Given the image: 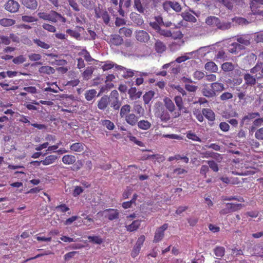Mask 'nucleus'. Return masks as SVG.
Segmentation results:
<instances>
[{"instance_id": "4468645a", "label": "nucleus", "mask_w": 263, "mask_h": 263, "mask_svg": "<svg viewBox=\"0 0 263 263\" xmlns=\"http://www.w3.org/2000/svg\"><path fill=\"white\" fill-rule=\"evenodd\" d=\"M202 92L204 96L208 98H212L216 96V93L213 91L211 85H205L202 89Z\"/></svg>"}, {"instance_id": "f704fd0d", "label": "nucleus", "mask_w": 263, "mask_h": 263, "mask_svg": "<svg viewBox=\"0 0 263 263\" xmlns=\"http://www.w3.org/2000/svg\"><path fill=\"white\" fill-rule=\"evenodd\" d=\"M154 95H155V92L152 90H150V91H148V92H146L143 97L144 103L145 104H147L148 103H149V102L151 101L152 98L154 97Z\"/></svg>"}, {"instance_id": "ea45409f", "label": "nucleus", "mask_w": 263, "mask_h": 263, "mask_svg": "<svg viewBox=\"0 0 263 263\" xmlns=\"http://www.w3.org/2000/svg\"><path fill=\"white\" fill-rule=\"evenodd\" d=\"M115 79V76L112 74H108L106 77L105 83L106 87L108 88H111L114 87V84L111 82Z\"/></svg>"}, {"instance_id": "f8f14e48", "label": "nucleus", "mask_w": 263, "mask_h": 263, "mask_svg": "<svg viewBox=\"0 0 263 263\" xmlns=\"http://www.w3.org/2000/svg\"><path fill=\"white\" fill-rule=\"evenodd\" d=\"M109 43L114 46H120L123 44V39L118 34H112L110 36Z\"/></svg>"}, {"instance_id": "69168bd1", "label": "nucleus", "mask_w": 263, "mask_h": 263, "mask_svg": "<svg viewBox=\"0 0 263 263\" xmlns=\"http://www.w3.org/2000/svg\"><path fill=\"white\" fill-rule=\"evenodd\" d=\"M69 5L75 11H79L80 9L78 4L75 0H68Z\"/></svg>"}, {"instance_id": "473e14b6", "label": "nucleus", "mask_w": 263, "mask_h": 263, "mask_svg": "<svg viewBox=\"0 0 263 263\" xmlns=\"http://www.w3.org/2000/svg\"><path fill=\"white\" fill-rule=\"evenodd\" d=\"M211 86L215 93L221 91L224 89L223 84L218 82H214L211 84Z\"/></svg>"}, {"instance_id": "338daca9", "label": "nucleus", "mask_w": 263, "mask_h": 263, "mask_svg": "<svg viewBox=\"0 0 263 263\" xmlns=\"http://www.w3.org/2000/svg\"><path fill=\"white\" fill-rule=\"evenodd\" d=\"M84 191V190L83 189H82V187L80 186H77L75 187L73 191V193H72V195L74 196V197H77L79 195H80L81 193H82Z\"/></svg>"}, {"instance_id": "39448f33", "label": "nucleus", "mask_w": 263, "mask_h": 263, "mask_svg": "<svg viewBox=\"0 0 263 263\" xmlns=\"http://www.w3.org/2000/svg\"><path fill=\"white\" fill-rule=\"evenodd\" d=\"M163 101L165 107L169 112L172 114L173 118H177L180 116V113L179 112H174L175 110V106L174 102L171 99L166 97L164 98Z\"/></svg>"}, {"instance_id": "603ef678", "label": "nucleus", "mask_w": 263, "mask_h": 263, "mask_svg": "<svg viewBox=\"0 0 263 263\" xmlns=\"http://www.w3.org/2000/svg\"><path fill=\"white\" fill-rule=\"evenodd\" d=\"M132 30L126 27H123L120 29L119 33L123 34L126 37H130L132 34Z\"/></svg>"}, {"instance_id": "5fc2aeb1", "label": "nucleus", "mask_w": 263, "mask_h": 263, "mask_svg": "<svg viewBox=\"0 0 263 263\" xmlns=\"http://www.w3.org/2000/svg\"><path fill=\"white\" fill-rule=\"evenodd\" d=\"M42 27L43 29L50 32L54 33L56 31V28L54 26L47 23H44L42 25Z\"/></svg>"}, {"instance_id": "393cba45", "label": "nucleus", "mask_w": 263, "mask_h": 263, "mask_svg": "<svg viewBox=\"0 0 263 263\" xmlns=\"http://www.w3.org/2000/svg\"><path fill=\"white\" fill-rule=\"evenodd\" d=\"M242 49L243 46L241 45L238 43H233L230 45L229 51L232 53H236Z\"/></svg>"}, {"instance_id": "de8ad7c7", "label": "nucleus", "mask_w": 263, "mask_h": 263, "mask_svg": "<svg viewBox=\"0 0 263 263\" xmlns=\"http://www.w3.org/2000/svg\"><path fill=\"white\" fill-rule=\"evenodd\" d=\"M110 101V106L115 110H118L121 106V103L119 99H109Z\"/></svg>"}, {"instance_id": "13d9d810", "label": "nucleus", "mask_w": 263, "mask_h": 263, "mask_svg": "<svg viewBox=\"0 0 263 263\" xmlns=\"http://www.w3.org/2000/svg\"><path fill=\"white\" fill-rule=\"evenodd\" d=\"M25 61L26 58L22 55L16 57L13 59V62L15 64H22Z\"/></svg>"}, {"instance_id": "79ce46f5", "label": "nucleus", "mask_w": 263, "mask_h": 263, "mask_svg": "<svg viewBox=\"0 0 263 263\" xmlns=\"http://www.w3.org/2000/svg\"><path fill=\"white\" fill-rule=\"evenodd\" d=\"M134 110L135 112L139 115L140 117L143 116L144 114V109L142 108V106L139 104L135 102L134 105Z\"/></svg>"}, {"instance_id": "3c124183", "label": "nucleus", "mask_w": 263, "mask_h": 263, "mask_svg": "<svg viewBox=\"0 0 263 263\" xmlns=\"http://www.w3.org/2000/svg\"><path fill=\"white\" fill-rule=\"evenodd\" d=\"M55 209L57 210V211L62 213H66V212H68L70 210L68 206L64 203L61 204L55 207Z\"/></svg>"}, {"instance_id": "aec40b11", "label": "nucleus", "mask_w": 263, "mask_h": 263, "mask_svg": "<svg viewBox=\"0 0 263 263\" xmlns=\"http://www.w3.org/2000/svg\"><path fill=\"white\" fill-rule=\"evenodd\" d=\"M165 45L161 41L157 40L155 44V49L158 53H162L166 50Z\"/></svg>"}, {"instance_id": "412c9836", "label": "nucleus", "mask_w": 263, "mask_h": 263, "mask_svg": "<svg viewBox=\"0 0 263 263\" xmlns=\"http://www.w3.org/2000/svg\"><path fill=\"white\" fill-rule=\"evenodd\" d=\"M130 18L133 22L138 26H141L144 23L142 16L136 13H132L130 15Z\"/></svg>"}, {"instance_id": "37998d69", "label": "nucleus", "mask_w": 263, "mask_h": 263, "mask_svg": "<svg viewBox=\"0 0 263 263\" xmlns=\"http://www.w3.org/2000/svg\"><path fill=\"white\" fill-rule=\"evenodd\" d=\"M237 41L239 44H242L246 46L250 44V39L247 36H241L237 39Z\"/></svg>"}, {"instance_id": "9b49d317", "label": "nucleus", "mask_w": 263, "mask_h": 263, "mask_svg": "<svg viewBox=\"0 0 263 263\" xmlns=\"http://www.w3.org/2000/svg\"><path fill=\"white\" fill-rule=\"evenodd\" d=\"M139 117L134 113L128 114L125 116L126 122L131 126H135L138 122Z\"/></svg>"}, {"instance_id": "b1692460", "label": "nucleus", "mask_w": 263, "mask_h": 263, "mask_svg": "<svg viewBox=\"0 0 263 263\" xmlns=\"http://www.w3.org/2000/svg\"><path fill=\"white\" fill-rule=\"evenodd\" d=\"M22 4L27 8L35 9L36 8L37 3L36 0H21Z\"/></svg>"}, {"instance_id": "e433bc0d", "label": "nucleus", "mask_w": 263, "mask_h": 263, "mask_svg": "<svg viewBox=\"0 0 263 263\" xmlns=\"http://www.w3.org/2000/svg\"><path fill=\"white\" fill-rule=\"evenodd\" d=\"M33 42L39 47L45 49H48L50 47V45H49L47 43H46L45 42L42 41L40 39H33Z\"/></svg>"}, {"instance_id": "7ed1b4c3", "label": "nucleus", "mask_w": 263, "mask_h": 263, "mask_svg": "<svg viewBox=\"0 0 263 263\" xmlns=\"http://www.w3.org/2000/svg\"><path fill=\"white\" fill-rule=\"evenodd\" d=\"M168 227L167 223H164L162 226L156 229L153 242L157 243L162 240L164 236V232L168 228Z\"/></svg>"}, {"instance_id": "0eeeda50", "label": "nucleus", "mask_w": 263, "mask_h": 263, "mask_svg": "<svg viewBox=\"0 0 263 263\" xmlns=\"http://www.w3.org/2000/svg\"><path fill=\"white\" fill-rule=\"evenodd\" d=\"M159 33L165 37H172L174 39H181L183 35L180 31H177L176 33H172L171 31L165 29H160Z\"/></svg>"}, {"instance_id": "09e8293b", "label": "nucleus", "mask_w": 263, "mask_h": 263, "mask_svg": "<svg viewBox=\"0 0 263 263\" xmlns=\"http://www.w3.org/2000/svg\"><path fill=\"white\" fill-rule=\"evenodd\" d=\"M174 101L179 111H181L183 108L182 98L180 96H176L174 98Z\"/></svg>"}, {"instance_id": "4be33fe9", "label": "nucleus", "mask_w": 263, "mask_h": 263, "mask_svg": "<svg viewBox=\"0 0 263 263\" xmlns=\"http://www.w3.org/2000/svg\"><path fill=\"white\" fill-rule=\"evenodd\" d=\"M141 225V221L136 220L128 226H126V228L128 232H134L137 230Z\"/></svg>"}, {"instance_id": "a18cd8bd", "label": "nucleus", "mask_w": 263, "mask_h": 263, "mask_svg": "<svg viewBox=\"0 0 263 263\" xmlns=\"http://www.w3.org/2000/svg\"><path fill=\"white\" fill-rule=\"evenodd\" d=\"M183 19L187 22L195 23L197 21L196 18L192 14L187 12L183 14Z\"/></svg>"}, {"instance_id": "f3484780", "label": "nucleus", "mask_w": 263, "mask_h": 263, "mask_svg": "<svg viewBox=\"0 0 263 263\" xmlns=\"http://www.w3.org/2000/svg\"><path fill=\"white\" fill-rule=\"evenodd\" d=\"M109 102V98L104 96L98 101V107L101 110H104L107 106Z\"/></svg>"}, {"instance_id": "58836bf2", "label": "nucleus", "mask_w": 263, "mask_h": 263, "mask_svg": "<svg viewBox=\"0 0 263 263\" xmlns=\"http://www.w3.org/2000/svg\"><path fill=\"white\" fill-rule=\"evenodd\" d=\"M186 138L194 141L201 142V139L194 133L191 130L186 133Z\"/></svg>"}, {"instance_id": "20e7f679", "label": "nucleus", "mask_w": 263, "mask_h": 263, "mask_svg": "<svg viewBox=\"0 0 263 263\" xmlns=\"http://www.w3.org/2000/svg\"><path fill=\"white\" fill-rule=\"evenodd\" d=\"M260 117V114L257 112H248L247 115H245L240 120V126L243 127L245 125H248L250 124L251 120L255 119L257 117Z\"/></svg>"}, {"instance_id": "c9c22d12", "label": "nucleus", "mask_w": 263, "mask_h": 263, "mask_svg": "<svg viewBox=\"0 0 263 263\" xmlns=\"http://www.w3.org/2000/svg\"><path fill=\"white\" fill-rule=\"evenodd\" d=\"M97 91L95 89H90L86 91L85 98L87 101L92 100L96 96Z\"/></svg>"}, {"instance_id": "c03bdc74", "label": "nucleus", "mask_w": 263, "mask_h": 263, "mask_svg": "<svg viewBox=\"0 0 263 263\" xmlns=\"http://www.w3.org/2000/svg\"><path fill=\"white\" fill-rule=\"evenodd\" d=\"M214 254L218 257H222L225 253V249L223 247H217L214 250Z\"/></svg>"}, {"instance_id": "a878e982", "label": "nucleus", "mask_w": 263, "mask_h": 263, "mask_svg": "<svg viewBox=\"0 0 263 263\" xmlns=\"http://www.w3.org/2000/svg\"><path fill=\"white\" fill-rule=\"evenodd\" d=\"M15 23V20L11 18H3L0 20V25L3 27L12 26L14 25Z\"/></svg>"}, {"instance_id": "774afa93", "label": "nucleus", "mask_w": 263, "mask_h": 263, "mask_svg": "<svg viewBox=\"0 0 263 263\" xmlns=\"http://www.w3.org/2000/svg\"><path fill=\"white\" fill-rule=\"evenodd\" d=\"M29 59L31 61H37L41 59V55L38 53H32L29 54Z\"/></svg>"}, {"instance_id": "7c9ffc66", "label": "nucleus", "mask_w": 263, "mask_h": 263, "mask_svg": "<svg viewBox=\"0 0 263 263\" xmlns=\"http://www.w3.org/2000/svg\"><path fill=\"white\" fill-rule=\"evenodd\" d=\"M94 69L95 68L92 66L87 67L82 73V77L84 79L87 80L90 79L93 72Z\"/></svg>"}, {"instance_id": "e2e57ef3", "label": "nucleus", "mask_w": 263, "mask_h": 263, "mask_svg": "<svg viewBox=\"0 0 263 263\" xmlns=\"http://www.w3.org/2000/svg\"><path fill=\"white\" fill-rule=\"evenodd\" d=\"M255 137L259 140H263V127L260 128L256 131Z\"/></svg>"}, {"instance_id": "423d86ee", "label": "nucleus", "mask_w": 263, "mask_h": 263, "mask_svg": "<svg viewBox=\"0 0 263 263\" xmlns=\"http://www.w3.org/2000/svg\"><path fill=\"white\" fill-rule=\"evenodd\" d=\"M5 9L11 13H15L20 8V4L14 0H8L5 4Z\"/></svg>"}, {"instance_id": "4d7b16f0", "label": "nucleus", "mask_w": 263, "mask_h": 263, "mask_svg": "<svg viewBox=\"0 0 263 263\" xmlns=\"http://www.w3.org/2000/svg\"><path fill=\"white\" fill-rule=\"evenodd\" d=\"M66 32L69 34L71 37L76 39H79L81 36L80 33L79 32L70 29H67L66 30Z\"/></svg>"}, {"instance_id": "6ab92c4d", "label": "nucleus", "mask_w": 263, "mask_h": 263, "mask_svg": "<svg viewBox=\"0 0 263 263\" xmlns=\"http://www.w3.org/2000/svg\"><path fill=\"white\" fill-rule=\"evenodd\" d=\"M57 159V156L50 155L46 157L44 160L40 161V162H42L44 165H48L54 163Z\"/></svg>"}, {"instance_id": "2f4dec72", "label": "nucleus", "mask_w": 263, "mask_h": 263, "mask_svg": "<svg viewBox=\"0 0 263 263\" xmlns=\"http://www.w3.org/2000/svg\"><path fill=\"white\" fill-rule=\"evenodd\" d=\"M159 117L164 122H167L171 119L168 111L164 109H161Z\"/></svg>"}, {"instance_id": "5701e85b", "label": "nucleus", "mask_w": 263, "mask_h": 263, "mask_svg": "<svg viewBox=\"0 0 263 263\" xmlns=\"http://www.w3.org/2000/svg\"><path fill=\"white\" fill-rule=\"evenodd\" d=\"M206 70L211 72H216L218 68L217 65L213 61L207 62L204 66Z\"/></svg>"}, {"instance_id": "bb28decb", "label": "nucleus", "mask_w": 263, "mask_h": 263, "mask_svg": "<svg viewBox=\"0 0 263 263\" xmlns=\"http://www.w3.org/2000/svg\"><path fill=\"white\" fill-rule=\"evenodd\" d=\"M39 71L40 73L42 74H50L54 73L55 70L53 67L50 66H43L39 68Z\"/></svg>"}, {"instance_id": "9d476101", "label": "nucleus", "mask_w": 263, "mask_h": 263, "mask_svg": "<svg viewBox=\"0 0 263 263\" xmlns=\"http://www.w3.org/2000/svg\"><path fill=\"white\" fill-rule=\"evenodd\" d=\"M135 34L136 39L141 43H146L150 39L148 33L144 30L137 31Z\"/></svg>"}, {"instance_id": "dca6fc26", "label": "nucleus", "mask_w": 263, "mask_h": 263, "mask_svg": "<svg viewBox=\"0 0 263 263\" xmlns=\"http://www.w3.org/2000/svg\"><path fill=\"white\" fill-rule=\"evenodd\" d=\"M203 115L209 121H214L215 119V115L214 111L210 108L202 109Z\"/></svg>"}, {"instance_id": "bf43d9fd", "label": "nucleus", "mask_w": 263, "mask_h": 263, "mask_svg": "<svg viewBox=\"0 0 263 263\" xmlns=\"http://www.w3.org/2000/svg\"><path fill=\"white\" fill-rule=\"evenodd\" d=\"M208 164H209V167L214 172H218L219 170V168L217 164L213 160L208 161Z\"/></svg>"}, {"instance_id": "052dcab7", "label": "nucleus", "mask_w": 263, "mask_h": 263, "mask_svg": "<svg viewBox=\"0 0 263 263\" xmlns=\"http://www.w3.org/2000/svg\"><path fill=\"white\" fill-rule=\"evenodd\" d=\"M219 126L220 129L224 132H228L230 127L229 124L225 122L220 123Z\"/></svg>"}, {"instance_id": "f03ea898", "label": "nucleus", "mask_w": 263, "mask_h": 263, "mask_svg": "<svg viewBox=\"0 0 263 263\" xmlns=\"http://www.w3.org/2000/svg\"><path fill=\"white\" fill-rule=\"evenodd\" d=\"M243 206L244 204L241 203H227L226 204V208L221 210L219 213L221 215H226L240 210Z\"/></svg>"}, {"instance_id": "c85d7f7f", "label": "nucleus", "mask_w": 263, "mask_h": 263, "mask_svg": "<svg viewBox=\"0 0 263 263\" xmlns=\"http://www.w3.org/2000/svg\"><path fill=\"white\" fill-rule=\"evenodd\" d=\"M137 125L140 129L147 130L151 127V123L147 120H142L138 122Z\"/></svg>"}, {"instance_id": "680f3d73", "label": "nucleus", "mask_w": 263, "mask_h": 263, "mask_svg": "<svg viewBox=\"0 0 263 263\" xmlns=\"http://www.w3.org/2000/svg\"><path fill=\"white\" fill-rule=\"evenodd\" d=\"M22 20L23 22L31 23L36 22L37 19L31 16L23 15L22 16Z\"/></svg>"}, {"instance_id": "a19ab883", "label": "nucleus", "mask_w": 263, "mask_h": 263, "mask_svg": "<svg viewBox=\"0 0 263 263\" xmlns=\"http://www.w3.org/2000/svg\"><path fill=\"white\" fill-rule=\"evenodd\" d=\"M134 8L139 12L143 13L144 12V8L143 7L141 0H134Z\"/></svg>"}, {"instance_id": "2eb2a0df", "label": "nucleus", "mask_w": 263, "mask_h": 263, "mask_svg": "<svg viewBox=\"0 0 263 263\" xmlns=\"http://www.w3.org/2000/svg\"><path fill=\"white\" fill-rule=\"evenodd\" d=\"M76 161V158L72 155H65L63 156L62 161L65 164L71 165L74 163Z\"/></svg>"}, {"instance_id": "49530a36", "label": "nucleus", "mask_w": 263, "mask_h": 263, "mask_svg": "<svg viewBox=\"0 0 263 263\" xmlns=\"http://www.w3.org/2000/svg\"><path fill=\"white\" fill-rule=\"evenodd\" d=\"M103 63L104 65L102 66V69L104 71L111 69L115 65V63L110 61H107Z\"/></svg>"}, {"instance_id": "1a4fd4ad", "label": "nucleus", "mask_w": 263, "mask_h": 263, "mask_svg": "<svg viewBox=\"0 0 263 263\" xmlns=\"http://www.w3.org/2000/svg\"><path fill=\"white\" fill-rule=\"evenodd\" d=\"M260 77H257L256 74L255 76H252L249 73H245L243 75V79L245 82L243 86L245 85L250 86H254L256 83L257 79H258Z\"/></svg>"}, {"instance_id": "0e129e2a", "label": "nucleus", "mask_w": 263, "mask_h": 263, "mask_svg": "<svg viewBox=\"0 0 263 263\" xmlns=\"http://www.w3.org/2000/svg\"><path fill=\"white\" fill-rule=\"evenodd\" d=\"M171 8L177 12H180L181 10L180 5L176 2H171Z\"/></svg>"}, {"instance_id": "4c0bfd02", "label": "nucleus", "mask_w": 263, "mask_h": 263, "mask_svg": "<svg viewBox=\"0 0 263 263\" xmlns=\"http://www.w3.org/2000/svg\"><path fill=\"white\" fill-rule=\"evenodd\" d=\"M128 93L131 100H136L140 97V95L137 93V89L135 87L130 88Z\"/></svg>"}, {"instance_id": "cd10ccee", "label": "nucleus", "mask_w": 263, "mask_h": 263, "mask_svg": "<svg viewBox=\"0 0 263 263\" xmlns=\"http://www.w3.org/2000/svg\"><path fill=\"white\" fill-rule=\"evenodd\" d=\"M96 16L98 18H102L104 23L107 25L110 21V17L108 12L106 11H102L100 13H98L96 12Z\"/></svg>"}, {"instance_id": "ddd939ff", "label": "nucleus", "mask_w": 263, "mask_h": 263, "mask_svg": "<svg viewBox=\"0 0 263 263\" xmlns=\"http://www.w3.org/2000/svg\"><path fill=\"white\" fill-rule=\"evenodd\" d=\"M104 212H108L107 217L109 220H113L119 218V213L117 209H108Z\"/></svg>"}, {"instance_id": "72a5a7b5", "label": "nucleus", "mask_w": 263, "mask_h": 263, "mask_svg": "<svg viewBox=\"0 0 263 263\" xmlns=\"http://www.w3.org/2000/svg\"><path fill=\"white\" fill-rule=\"evenodd\" d=\"M221 68L224 71L229 72L233 71L235 68V66L232 63L226 62L221 65Z\"/></svg>"}, {"instance_id": "8fccbe9b", "label": "nucleus", "mask_w": 263, "mask_h": 263, "mask_svg": "<svg viewBox=\"0 0 263 263\" xmlns=\"http://www.w3.org/2000/svg\"><path fill=\"white\" fill-rule=\"evenodd\" d=\"M103 126H105L108 130H113L115 125L113 122L108 120H101Z\"/></svg>"}, {"instance_id": "6e6d98bb", "label": "nucleus", "mask_w": 263, "mask_h": 263, "mask_svg": "<svg viewBox=\"0 0 263 263\" xmlns=\"http://www.w3.org/2000/svg\"><path fill=\"white\" fill-rule=\"evenodd\" d=\"M223 200H228V201H231V200H237L240 202H245V200L243 197H237V196H230V197H222Z\"/></svg>"}, {"instance_id": "f257e3e1", "label": "nucleus", "mask_w": 263, "mask_h": 263, "mask_svg": "<svg viewBox=\"0 0 263 263\" xmlns=\"http://www.w3.org/2000/svg\"><path fill=\"white\" fill-rule=\"evenodd\" d=\"M205 23L212 28L216 27L217 29L221 30L229 29L231 26V23L222 22L219 18L214 16H208L205 19Z\"/></svg>"}, {"instance_id": "6e6552de", "label": "nucleus", "mask_w": 263, "mask_h": 263, "mask_svg": "<svg viewBox=\"0 0 263 263\" xmlns=\"http://www.w3.org/2000/svg\"><path fill=\"white\" fill-rule=\"evenodd\" d=\"M58 20L61 21L62 23L66 22V18L63 16L61 14L55 11L51 10L49 13V21L53 23H57Z\"/></svg>"}, {"instance_id": "a211bd4d", "label": "nucleus", "mask_w": 263, "mask_h": 263, "mask_svg": "<svg viewBox=\"0 0 263 263\" xmlns=\"http://www.w3.org/2000/svg\"><path fill=\"white\" fill-rule=\"evenodd\" d=\"M85 144L81 142H76L71 144L70 149L74 152H82L84 150Z\"/></svg>"}, {"instance_id": "c756f323", "label": "nucleus", "mask_w": 263, "mask_h": 263, "mask_svg": "<svg viewBox=\"0 0 263 263\" xmlns=\"http://www.w3.org/2000/svg\"><path fill=\"white\" fill-rule=\"evenodd\" d=\"M131 109V107L128 104H125L122 106L121 108L120 111V116L121 118H125V116L127 115L128 114H130L129 112Z\"/></svg>"}, {"instance_id": "864d4df0", "label": "nucleus", "mask_w": 263, "mask_h": 263, "mask_svg": "<svg viewBox=\"0 0 263 263\" xmlns=\"http://www.w3.org/2000/svg\"><path fill=\"white\" fill-rule=\"evenodd\" d=\"M88 239L90 241L98 245H100L103 242L102 239L98 236H89Z\"/></svg>"}]
</instances>
